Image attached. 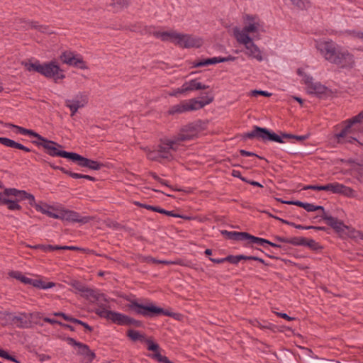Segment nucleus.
Listing matches in <instances>:
<instances>
[{
  "label": "nucleus",
  "mask_w": 363,
  "mask_h": 363,
  "mask_svg": "<svg viewBox=\"0 0 363 363\" xmlns=\"http://www.w3.org/2000/svg\"><path fill=\"white\" fill-rule=\"evenodd\" d=\"M242 28L235 26L233 28L234 38H244L251 34L252 38L259 40L262 34L266 31L264 21L257 15L245 14L242 16Z\"/></svg>",
  "instance_id": "f257e3e1"
},
{
  "label": "nucleus",
  "mask_w": 363,
  "mask_h": 363,
  "mask_svg": "<svg viewBox=\"0 0 363 363\" xmlns=\"http://www.w3.org/2000/svg\"><path fill=\"white\" fill-rule=\"evenodd\" d=\"M29 72L35 71L44 77L52 79L55 82L65 78V74L55 61L40 64L39 62L26 64Z\"/></svg>",
  "instance_id": "f03ea898"
},
{
  "label": "nucleus",
  "mask_w": 363,
  "mask_h": 363,
  "mask_svg": "<svg viewBox=\"0 0 363 363\" xmlns=\"http://www.w3.org/2000/svg\"><path fill=\"white\" fill-rule=\"evenodd\" d=\"M213 101V98L209 96L201 97V99H191L184 100L178 104L171 106L168 111L169 114H180L185 112L196 111L202 108L209 104Z\"/></svg>",
  "instance_id": "7ed1b4c3"
},
{
  "label": "nucleus",
  "mask_w": 363,
  "mask_h": 363,
  "mask_svg": "<svg viewBox=\"0 0 363 363\" xmlns=\"http://www.w3.org/2000/svg\"><path fill=\"white\" fill-rule=\"evenodd\" d=\"M303 189H312L317 191H327L333 194H341L347 197H354L356 196L355 191L350 187L346 186L338 182L329 183L325 185H308L303 188Z\"/></svg>",
  "instance_id": "20e7f679"
},
{
  "label": "nucleus",
  "mask_w": 363,
  "mask_h": 363,
  "mask_svg": "<svg viewBox=\"0 0 363 363\" xmlns=\"http://www.w3.org/2000/svg\"><path fill=\"white\" fill-rule=\"evenodd\" d=\"M297 74L301 77V81L309 94L321 96L327 93V87L320 82H313V77L306 72L305 68H298Z\"/></svg>",
  "instance_id": "39448f33"
},
{
  "label": "nucleus",
  "mask_w": 363,
  "mask_h": 363,
  "mask_svg": "<svg viewBox=\"0 0 363 363\" xmlns=\"http://www.w3.org/2000/svg\"><path fill=\"white\" fill-rule=\"evenodd\" d=\"M130 308L136 313L145 317H153L160 314L171 315L169 313L164 311L160 307L156 306L152 303H147L146 304L138 303L136 301H132L129 305Z\"/></svg>",
  "instance_id": "423d86ee"
},
{
  "label": "nucleus",
  "mask_w": 363,
  "mask_h": 363,
  "mask_svg": "<svg viewBox=\"0 0 363 363\" xmlns=\"http://www.w3.org/2000/svg\"><path fill=\"white\" fill-rule=\"evenodd\" d=\"M235 39L238 43L245 47V53L249 58L255 59L258 62L263 61L262 52L255 43V38L251 36H244V38H235Z\"/></svg>",
  "instance_id": "0eeeda50"
},
{
  "label": "nucleus",
  "mask_w": 363,
  "mask_h": 363,
  "mask_svg": "<svg viewBox=\"0 0 363 363\" xmlns=\"http://www.w3.org/2000/svg\"><path fill=\"white\" fill-rule=\"evenodd\" d=\"M345 126L339 133L335 135V140L339 143H352L357 140L355 137L357 127L349 119L345 121Z\"/></svg>",
  "instance_id": "6e6552de"
},
{
  "label": "nucleus",
  "mask_w": 363,
  "mask_h": 363,
  "mask_svg": "<svg viewBox=\"0 0 363 363\" xmlns=\"http://www.w3.org/2000/svg\"><path fill=\"white\" fill-rule=\"evenodd\" d=\"M182 149L177 141L173 138L162 140L158 148V152L161 159L169 160L174 157L173 152L179 151Z\"/></svg>",
  "instance_id": "1a4fd4ad"
},
{
  "label": "nucleus",
  "mask_w": 363,
  "mask_h": 363,
  "mask_svg": "<svg viewBox=\"0 0 363 363\" xmlns=\"http://www.w3.org/2000/svg\"><path fill=\"white\" fill-rule=\"evenodd\" d=\"M331 63L340 68H352L354 65V59L347 50L339 47Z\"/></svg>",
  "instance_id": "9d476101"
},
{
  "label": "nucleus",
  "mask_w": 363,
  "mask_h": 363,
  "mask_svg": "<svg viewBox=\"0 0 363 363\" xmlns=\"http://www.w3.org/2000/svg\"><path fill=\"white\" fill-rule=\"evenodd\" d=\"M315 46L323 57L332 62L339 46H337L332 40H315Z\"/></svg>",
  "instance_id": "9b49d317"
},
{
  "label": "nucleus",
  "mask_w": 363,
  "mask_h": 363,
  "mask_svg": "<svg viewBox=\"0 0 363 363\" xmlns=\"http://www.w3.org/2000/svg\"><path fill=\"white\" fill-rule=\"evenodd\" d=\"M60 57L63 63L69 66L76 67L82 69H86L88 68L82 57L74 52L70 50L64 51Z\"/></svg>",
  "instance_id": "f8f14e48"
},
{
  "label": "nucleus",
  "mask_w": 363,
  "mask_h": 363,
  "mask_svg": "<svg viewBox=\"0 0 363 363\" xmlns=\"http://www.w3.org/2000/svg\"><path fill=\"white\" fill-rule=\"evenodd\" d=\"M199 133V126L196 124H189L184 126L174 139L177 141L178 144L182 148L183 143L194 139L197 137Z\"/></svg>",
  "instance_id": "ddd939ff"
},
{
  "label": "nucleus",
  "mask_w": 363,
  "mask_h": 363,
  "mask_svg": "<svg viewBox=\"0 0 363 363\" xmlns=\"http://www.w3.org/2000/svg\"><path fill=\"white\" fill-rule=\"evenodd\" d=\"M247 137L249 138H257L258 139H261L264 141L268 140V141H274L279 143H282L283 140L281 138L274 133L269 132L267 129L259 128V127H255L254 130H252L251 132H249L247 133Z\"/></svg>",
  "instance_id": "4468645a"
},
{
  "label": "nucleus",
  "mask_w": 363,
  "mask_h": 363,
  "mask_svg": "<svg viewBox=\"0 0 363 363\" xmlns=\"http://www.w3.org/2000/svg\"><path fill=\"white\" fill-rule=\"evenodd\" d=\"M38 315L39 314L38 313H8V318L18 328H28L31 326L32 318Z\"/></svg>",
  "instance_id": "2eb2a0df"
},
{
  "label": "nucleus",
  "mask_w": 363,
  "mask_h": 363,
  "mask_svg": "<svg viewBox=\"0 0 363 363\" xmlns=\"http://www.w3.org/2000/svg\"><path fill=\"white\" fill-rule=\"evenodd\" d=\"M87 104V95L81 92L76 94L72 99L65 101V105L69 108L72 116H73L79 108L84 107Z\"/></svg>",
  "instance_id": "dca6fc26"
},
{
  "label": "nucleus",
  "mask_w": 363,
  "mask_h": 363,
  "mask_svg": "<svg viewBox=\"0 0 363 363\" xmlns=\"http://www.w3.org/2000/svg\"><path fill=\"white\" fill-rule=\"evenodd\" d=\"M176 44L186 48H199L202 45L203 40L191 35L179 33Z\"/></svg>",
  "instance_id": "f3484780"
},
{
  "label": "nucleus",
  "mask_w": 363,
  "mask_h": 363,
  "mask_svg": "<svg viewBox=\"0 0 363 363\" xmlns=\"http://www.w3.org/2000/svg\"><path fill=\"white\" fill-rule=\"evenodd\" d=\"M67 342L76 350L77 354L83 356L88 361L91 362L94 359L95 354L90 350L88 345L78 342L72 337L67 338Z\"/></svg>",
  "instance_id": "a211bd4d"
},
{
  "label": "nucleus",
  "mask_w": 363,
  "mask_h": 363,
  "mask_svg": "<svg viewBox=\"0 0 363 363\" xmlns=\"http://www.w3.org/2000/svg\"><path fill=\"white\" fill-rule=\"evenodd\" d=\"M59 219L67 222H76L86 223L89 219L86 217H82L75 211L65 209L60 205Z\"/></svg>",
  "instance_id": "6ab92c4d"
},
{
  "label": "nucleus",
  "mask_w": 363,
  "mask_h": 363,
  "mask_svg": "<svg viewBox=\"0 0 363 363\" xmlns=\"http://www.w3.org/2000/svg\"><path fill=\"white\" fill-rule=\"evenodd\" d=\"M109 320L121 325H138L139 322L121 313L112 311Z\"/></svg>",
  "instance_id": "aec40b11"
},
{
  "label": "nucleus",
  "mask_w": 363,
  "mask_h": 363,
  "mask_svg": "<svg viewBox=\"0 0 363 363\" xmlns=\"http://www.w3.org/2000/svg\"><path fill=\"white\" fill-rule=\"evenodd\" d=\"M71 160L74 161V162H78V164L81 167H88L93 170H98L102 166L97 161H94V160H91L85 158L75 152L73 153Z\"/></svg>",
  "instance_id": "412c9836"
},
{
  "label": "nucleus",
  "mask_w": 363,
  "mask_h": 363,
  "mask_svg": "<svg viewBox=\"0 0 363 363\" xmlns=\"http://www.w3.org/2000/svg\"><path fill=\"white\" fill-rule=\"evenodd\" d=\"M179 33L175 31L156 32L155 35L163 41L169 40L176 44Z\"/></svg>",
  "instance_id": "4be33fe9"
},
{
  "label": "nucleus",
  "mask_w": 363,
  "mask_h": 363,
  "mask_svg": "<svg viewBox=\"0 0 363 363\" xmlns=\"http://www.w3.org/2000/svg\"><path fill=\"white\" fill-rule=\"evenodd\" d=\"M325 219L328 224L337 232H343L345 229H348L347 226H346L341 220L334 217L329 216Z\"/></svg>",
  "instance_id": "5701e85b"
},
{
  "label": "nucleus",
  "mask_w": 363,
  "mask_h": 363,
  "mask_svg": "<svg viewBox=\"0 0 363 363\" xmlns=\"http://www.w3.org/2000/svg\"><path fill=\"white\" fill-rule=\"evenodd\" d=\"M187 92L206 89L208 86L201 84L198 79H194L184 82Z\"/></svg>",
  "instance_id": "b1692460"
},
{
  "label": "nucleus",
  "mask_w": 363,
  "mask_h": 363,
  "mask_svg": "<svg viewBox=\"0 0 363 363\" xmlns=\"http://www.w3.org/2000/svg\"><path fill=\"white\" fill-rule=\"evenodd\" d=\"M222 234L226 235L229 239L236 241H245L248 236L247 233L245 232H235V231H222Z\"/></svg>",
  "instance_id": "393cba45"
},
{
  "label": "nucleus",
  "mask_w": 363,
  "mask_h": 363,
  "mask_svg": "<svg viewBox=\"0 0 363 363\" xmlns=\"http://www.w3.org/2000/svg\"><path fill=\"white\" fill-rule=\"evenodd\" d=\"M9 126L16 129V132L17 133L35 137L36 138H41V135L40 134L37 133L36 132H35L32 130L26 129L23 127H21V126H18L16 125H13V124H9Z\"/></svg>",
  "instance_id": "a878e982"
},
{
  "label": "nucleus",
  "mask_w": 363,
  "mask_h": 363,
  "mask_svg": "<svg viewBox=\"0 0 363 363\" xmlns=\"http://www.w3.org/2000/svg\"><path fill=\"white\" fill-rule=\"evenodd\" d=\"M30 285L40 289H48L52 288L55 284L53 282H45L40 279H31Z\"/></svg>",
  "instance_id": "bb28decb"
},
{
  "label": "nucleus",
  "mask_w": 363,
  "mask_h": 363,
  "mask_svg": "<svg viewBox=\"0 0 363 363\" xmlns=\"http://www.w3.org/2000/svg\"><path fill=\"white\" fill-rule=\"evenodd\" d=\"M31 248L34 249H40L44 252H51L56 250H65V249H72V247L68 246H58V245H37L34 246H30Z\"/></svg>",
  "instance_id": "cd10ccee"
},
{
  "label": "nucleus",
  "mask_w": 363,
  "mask_h": 363,
  "mask_svg": "<svg viewBox=\"0 0 363 363\" xmlns=\"http://www.w3.org/2000/svg\"><path fill=\"white\" fill-rule=\"evenodd\" d=\"M60 147H59L58 146H55L52 151L49 153V155L52 157H61L63 158L72 160L74 152L64 151L60 150Z\"/></svg>",
  "instance_id": "c85d7f7f"
},
{
  "label": "nucleus",
  "mask_w": 363,
  "mask_h": 363,
  "mask_svg": "<svg viewBox=\"0 0 363 363\" xmlns=\"http://www.w3.org/2000/svg\"><path fill=\"white\" fill-rule=\"evenodd\" d=\"M220 62H222L221 57H213L211 58L197 61L194 62V67H199Z\"/></svg>",
  "instance_id": "c756f323"
},
{
  "label": "nucleus",
  "mask_w": 363,
  "mask_h": 363,
  "mask_svg": "<svg viewBox=\"0 0 363 363\" xmlns=\"http://www.w3.org/2000/svg\"><path fill=\"white\" fill-rule=\"evenodd\" d=\"M38 139L39 140H40L42 143L35 142V143H36L38 145H40V146L43 147L45 149H46L48 150V154L52 151V150L53 149V147L55 146H58L59 147H62V146L60 145H58L52 140H48L42 136H41V138H38Z\"/></svg>",
  "instance_id": "7c9ffc66"
},
{
  "label": "nucleus",
  "mask_w": 363,
  "mask_h": 363,
  "mask_svg": "<svg viewBox=\"0 0 363 363\" xmlns=\"http://www.w3.org/2000/svg\"><path fill=\"white\" fill-rule=\"evenodd\" d=\"M6 194L10 197H14L16 198V200L18 201H22L23 200V195L25 194V191L23 190H18L15 188H8L5 189Z\"/></svg>",
  "instance_id": "2f4dec72"
},
{
  "label": "nucleus",
  "mask_w": 363,
  "mask_h": 363,
  "mask_svg": "<svg viewBox=\"0 0 363 363\" xmlns=\"http://www.w3.org/2000/svg\"><path fill=\"white\" fill-rule=\"evenodd\" d=\"M9 275L10 277L15 278L26 284H30L31 281L30 278L26 277L21 272L18 271L11 272Z\"/></svg>",
  "instance_id": "473e14b6"
},
{
  "label": "nucleus",
  "mask_w": 363,
  "mask_h": 363,
  "mask_svg": "<svg viewBox=\"0 0 363 363\" xmlns=\"http://www.w3.org/2000/svg\"><path fill=\"white\" fill-rule=\"evenodd\" d=\"M246 241L247 242V243H255V244H257L261 246H264V245L267 244V243H270V241H269L266 239L257 238V237L251 235L249 233H248V236L247 238Z\"/></svg>",
  "instance_id": "72a5a7b5"
},
{
  "label": "nucleus",
  "mask_w": 363,
  "mask_h": 363,
  "mask_svg": "<svg viewBox=\"0 0 363 363\" xmlns=\"http://www.w3.org/2000/svg\"><path fill=\"white\" fill-rule=\"evenodd\" d=\"M112 311L108 310L104 307H99L96 310V313L101 318H106L109 320Z\"/></svg>",
  "instance_id": "f704fd0d"
},
{
  "label": "nucleus",
  "mask_w": 363,
  "mask_h": 363,
  "mask_svg": "<svg viewBox=\"0 0 363 363\" xmlns=\"http://www.w3.org/2000/svg\"><path fill=\"white\" fill-rule=\"evenodd\" d=\"M60 208V205L54 206V208L46 210L44 214L47 215L50 218L59 219Z\"/></svg>",
  "instance_id": "c9c22d12"
},
{
  "label": "nucleus",
  "mask_w": 363,
  "mask_h": 363,
  "mask_svg": "<svg viewBox=\"0 0 363 363\" xmlns=\"http://www.w3.org/2000/svg\"><path fill=\"white\" fill-rule=\"evenodd\" d=\"M60 208V205L54 206V208L46 210L44 214L47 215L50 218L59 219Z\"/></svg>",
  "instance_id": "e433bc0d"
},
{
  "label": "nucleus",
  "mask_w": 363,
  "mask_h": 363,
  "mask_svg": "<svg viewBox=\"0 0 363 363\" xmlns=\"http://www.w3.org/2000/svg\"><path fill=\"white\" fill-rule=\"evenodd\" d=\"M304 246L308 247L312 250H318L321 249V246L313 239H306Z\"/></svg>",
  "instance_id": "4c0bfd02"
},
{
  "label": "nucleus",
  "mask_w": 363,
  "mask_h": 363,
  "mask_svg": "<svg viewBox=\"0 0 363 363\" xmlns=\"http://www.w3.org/2000/svg\"><path fill=\"white\" fill-rule=\"evenodd\" d=\"M31 27L35 28L36 30L43 33L50 34L52 33V31H51L49 27L43 25H39L38 23H32Z\"/></svg>",
  "instance_id": "58836bf2"
},
{
  "label": "nucleus",
  "mask_w": 363,
  "mask_h": 363,
  "mask_svg": "<svg viewBox=\"0 0 363 363\" xmlns=\"http://www.w3.org/2000/svg\"><path fill=\"white\" fill-rule=\"evenodd\" d=\"M128 336L133 341L141 340L143 336L137 330H129L128 331Z\"/></svg>",
  "instance_id": "ea45409f"
},
{
  "label": "nucleus",
  "mask_w": 363,
  "mask_h": 363,
  "mask_svg": "<svg viewBox=\"0 0 363 363\" xmlns=\"http://www.w3.org/2000/svg\"><path fill=\"white\" fill-rule=\"evenodd\" d=\"M303 208H304L308 212H313L317 210H324V208L321 206H315L313 203H304Z\"/></svg>",
  "instance_id": "a19ab883"
},
{
  "label": "nucleus",
  "mask_w": 363,
  "mask_h": 363,
  "mask_svg": "<svg viewBox=\"0 0 363 363\" xmlns=\"http://www.w3.org/2000/svg\"><path fill=\"white\" fill-rule=\"evenodd\" d=\"M349 236L356 240H363V233L356 230L354 229H351L348 232Z\"/></svg>",
  "instance_id": "79ce46f5"
},
{
  "label": "nucleus",
  "mask_w": 363,
  "mask_h": 363,
  "mask_svg": "<svg viewBox=\"0 0 363 363\" xmlns=\"http://www.w3.org/2000/svg\"><path fill=\"white\" fill-rule=\"evenodd\" d=\"M19 201L10 199L9 202L6 204L9 210L15 211V210H21V206L18 203Z\"/></svg>",
  "instance_id": "37998d69"
},
{
  "label": "nucleus",
  "mask_w": 363,
  "mask_h": 363,
  "mask_svg": "<svg viewBox=\"0 0 363 363\" xmlns=\"http://www.w3.org/2000/svg\"><path fill=\"white\" fill-rule=\"evenodd\" d=\"M292 4L298 7L299 9H303L308 6L309 0H291Z\"/></svg>",
  "instance_id": "c03bdc74"
},
{
  "label": "nucleus",
  "mask_w": 363,
  "mask_h": 363,
  "mask_svg": "<svg viewBox=\"0 0 363 363\" xmlns=\"http://www.w3.org/2000/svg\"><path fill=\"white\" fill-rule=\"evenodd\" d=\"M306 239V238L303 237L294 238L291 240H289V242L296 246H304Z\"/></svg>",
  "instance_id": "a18cd8bd"
},
{
  "label": "nucleus",
  "mask_w": 363,
  "mask_h": 363,
  "mask_svg": "<svg viewBox=\"0 0 363 363\" xmlns=\"http://www.w3.org/2000/svg\"><path fill=\"white\" fill-rule=\"evenodd\" d=\"M0 143L6 147L14 148L16 141L7 138L0 137Z\"/></svg>",
  "instance_id": "49530a36"
},
{
  "label": "nucleus",
  "mask_w": 363,
  "mask_h": 363,
  "mask_svg": "<svg viewBox=\"0 0 363 363\" xmlns=\"http://www.w3.org/2000/svg\"><path fill=\"white\" fill-rule=\"evenodd\" d=\"M27 199L30 206H34L38 203H35V197L33 194H30L25 191V194L23 195V200Z\"/></svg>",
  "instance_id": "de8ad7c7"
},
{
  "label": "nucleus",
  "mask_w": 363,
  "mask_h": 363,
  "mask_svg": "<svg viewBox=\"0 0 363 363\" xmlns=\"http://www.w3.org/2000/svg\"><path fill=\"white\" fill-rule=\"evenodd\" d=\"M35 208L36 209V211L44 214L46 210L54 208V206H50L46 203L38 204L35 205Z\"/></svg>",
  "instance_id": "09e8293b"
},
{
  "label": "nucleus",
  "mask_w": 363,
  "mask_h": 363,
  "mask_svg": "<svg viewBox=\"0 0 363 363\" xmlns=\"http://www.w3.org/2000/svg\"><path fill=\"white\" fill-rule=\"evenodd\" d=\"M241 257L239 255H229L226 257H225V259H226V262H229L231 264H237L240 260Z\"/></svg>",
  "instance_id": "8fccbe9b"
},
{
  "label": "nucleus",
  "mask_w": 363,
  "mask_h": 363,
  "mask_svg": "<svg viewBox=\"0 0 363 363\" xmlns=\"http://www.w3.org/2000/svg\"><path fill=\"white\" fill-rule=\"evenodd\" d=\"M147 157L151 160H160L161 159L159 155L158 150L157 151L149 150L147 152Z\"/></svg>",
  "instance_id": "3c124183"
},
{
  "label": "nucleus",
  "mask_w": 363,
  "mask_h": 363,
  "mask_svg": "<svg viewBox=\"0 0 363 363\" xmlns=\"http://www.w3.org/2000/svg\"><path fill=\"white\" fill-rule=\"evenodd\" d=\"M147 343L149 350L156 352L155 354H160L158 352L159 345L157 343H155L152 340H147Z\"/></svg>",
  "instance_id": "603ef678"
},
{
  "label": "nucleus",
  "mask_w": 363,
  "mask_h": 363,
  "mask_svg": "<svg viewBox=\"0 0 363 363\" xmlns=\"http://www.w3.org/2000/svg\"><path fill=\"white\" fill-rule=\"evenodd\" d=\"M250 95L252 96H257L258 95H262L266 97H269L272 95L271 93L267 91H262V90H252L250 92Z\"/></svg>",
  "instance_id": "864d4df0"
},
{
  "label": "nucleus",
  "mask_w": 363,
  "mask_h": 363,
  "mask_svg": "<svg viewBox=\"0 0 363 363\" xmlns=\"http://www.w3.org/2000/svg\"><path fill=\"white\" fill-rule=\"evenodd\" d=\"M10 199H11L6 194V191L5 189L3 192H0V204L6 205Z\"/></svg>",
  "instance_id": "5fc2aeb1"
},
{
  "label": "nucleus",
  "mask_w": 363,
  "mask_h": 363,
  "mask_svg": "<svg viewBox=\"0 0 363 363\" xmlns=\"http://www.w3.org/2000/svg\"><path fill=\"white\" fill-rule=\"evenodd\" d=\"M352 123L357 125V124L360 123L363 120V111L359 113L357 116L352 117L350 119Z\"/></svg>",
  "instance_id": "6e6d98bb"
},
{
  "label": "nucleus",
  "mask_w": 363,
  "mask_h": 363,
  "mask_svg": "<svg viewBox=\"0 0 363 363\" xmlns=\"http://www.w3.org/2000/svg\"><path fill=\"white\" fill-rule=\"evenodd\" d=\"M240 257H241V260L242 259H244V260H257L259 262H262L263 263L264 262V260L262 259V258H259V257H255V256H245V255H240Z\"/></svg>",
  "instance_id": "4d7b16f0"
},
{
  "label": "nucleus",
  "mask_w": 363,
  "mask_h": 363,
  "mask_svg": "<svg viewBox=\"0 0 363 363\" xmlns=\"http://www.w3.org/2000/svg\"><path fill=\"white\" fill-rule=\"evenodd\" d=\"M113 4L118 5L120 7H123L128 5L129 0H111Z\"/></svg>",
  "instance_id": "13d9d810"
},
{
  "label": "nucleus",
  "mask_w": 363,
  "mask_h": 363,
  "mask_svg": "<svg viewBox=\"0 0 363 363\" xmlns=\"http://www.w3.org/2000/svg\"><path fill=\"white\" fill-rule=\"evenodd\" d=\"M0 357H4V358L7 359H10V360L13 361V362H16V360L13 357H11L7 353V352H6L4 350H1V349H0Z\"/></svg>",
  "instance_id": "bf43d9fd"
},
{
  "label": "nucleus",
  "mask_w": 363,
  "mask_h": 363,
  "mask_svg": "<svg viewBox=\"0 0 363 363\" xmlns=\"http://www.w3.org/2000/svg\"><path fill=\"white\" fill-rule=\"evenodd\" d=\"M155 357L158 359V361L161 362H164V363H172V362H170L167 357H164V356H162L160 354H155Z\"/></svg>",
  "instance_id": "052dcab7"
},
{
  "label": "nucleus",
  "mask_w": 363,
  "mask_h": 363,
  "mask_svg": "<svg viewBox=\"0 0 363 363\" xmlns=\"http://www.w3.org/2000/svg\"><path fill=\"white\" fill-rule=\"evenodd\" d=\"M177 91L179 95H186V94L188 93L184 83L181 87L177 88Z\"/></svg>",
  "instance_id": "680f3d73"
},
{
  "label": "nucleus",
  "mask_w": 363,
  "mask_h": 363,
  "mask_svg": "<svg viewBox=\"0 0 363 363\" xmlns=\"http://www.w3.org/2000/svg\"><path fill=\"white\" fill-rule=\"evenodd\" d=\"M14 148L22 150H23L25 152H30V148L23 145L21 143H17V142H16V143H15Z\"/></svg>",
  "instance_id": "e2e57ef3"
},
{
  "label": "nucleus",
  "mask_w": 363,
  "mask_h": 363,
  "mask_svg": "<svg viewBox=\"0 0 363 363\" xmlns=\"http://www.w3.org/2000/svg\"><path fill=\"white\" fill-rule=\"evenodd\" d=\"M14 148L22 150H23L25 152H30V148L23 145L21 143H17V142H16V143H15Z\"/></svg>",
  "instance_id": "0e129e2a"
},
{
  "label": "nucleus",
  "mask_w": 363,
  "mask_h": 363,
  "mask_svg": "<svg viewBox=\"0 0 363 363\" xmlns=\"http://www.w3.org/2000/svg\"><path fill=\"white\" fill-rule=\"evenodd\" d=\"M231 174L234 177H237V178L240 179L242 181L247 182V180L245 178L242 177L241 172L238 170H235V169L233 170Z\"/></svg>",
  "instance_id": "69168bd1"
},
{
  "label": "nucleus",
  "mask_w": 363,
  "mask_h": 363,
  "mask_svg": "<svg viewBox=\"0 0 363 363\" xmlns=\"http://www.w3.org/2000/svg\"><path fill=\"white\" fill-rule=\"evenodd\" d=\"M235 59L236 57L232 55H228L227 57H221L222 62H233L235 61Z\"/></svg>",
  "instance_id": "338daca9"
},
{
  "label": "nucleus",
  "mask_w": 363,
  "mask_h": 363,
  "mask_svg": "<svg viewBox=\"0 0 363 363\" xmlns=\"http://www.w3.org/2000/svg\"><path fill=\"white\" fill-rule=\"evenodd\" d=\"M45 322L47 323H51V324H59V325H62V323L55 320V319H53V318H44L43 319Z\"/></svg>",
  "instance_id": "774afa93"
}]
</instances>
